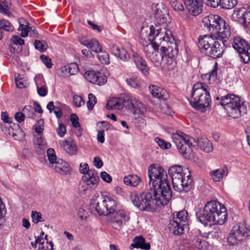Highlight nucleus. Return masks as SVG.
I'll list each match as a JSON object with an SVG mask.
<instances>
[{
	"instance_id": "obj_1",
	"label": "nucleus",
	"mask_w": 250,
	"mask_h": 250,
	"mask_svg": "<svg viewBox=\"0 0 250 250\" xmlns=\"http://www.w3.org/2000/svg\"><path fill=\"white\" fill-rule=\"evenodd\" d=\"M149 190L139 194L130 193L133 204L141 210L154 211L167 205L172 197V191L167 180L166 171L161 167L150 166L148 169Z\"/></svg>"
},
{
	"instance_id": "obj_2",
	"label": "nucleus",
	"mask_w": 250,
	"mask_h": 250,
	"mask_svg": "<svg viewBox=\"0 0 250 250\" xmlns=\"http://www.w3.org/2000/svg\"><path fill=\"white\" fill-rule=\"evenodd\" d=\"M196 217L201 223L207 225L208 222L214 225L223 224L227 219V212L225 207L216 200L206 203L203 209L196 212Z\"/></svg>"
},
{
	"instance_id": "obj_3",
	"label": "nucleus",
	"mask_w": 250,
	"mask_h": 250,
	"mask_svg": "<svg viewBox=\"0 0 250 250\" xmlns=\"http://www.w3.org/2000/svg\"><path fill=\"white\" fill-rule=\"evenodd\" d=\"M208 86L202 83L194 84L189 101L191 106L197 111L205 112L210 107L211 97Z\"/></svg>"
},
{
	"instance_id": "obj_4",
	"label": "nucleus",
	"mask_w": 250,
	"mask_h": 250,
	"mask_svg": "<svg viewBox=\"0 0 250 250\" xmlns=\"http://www.w3.org/2000/svg\"><path fill=\"white\" fill-rule=\"evenodd\" d=\"M205 25L211 35L216 40H221L225 45V42L230 37L231 32L229 25L217 15H211L205 19Z\"/></svg>"
},
{
	"instance_id": "obj_5",
	"label": "nucleus",
	"mask_w": 250,
	"mask_h": 250,
	"mask_svg": "<svg viewBox=\"0 0 250 250\" xmlns=\"http://www.w3.org/2000/svg\"><path fill=\"white\" fill-rule=\"evenodd\" d=\"M168 174L172 179L175 190L178 192L188 191L192 187L193 180L190 175L185 176L183 167L180 165H173L168 169Z\"/></svg>"
},
{
	"instance_id": "obj_6",
	"label": "nucleus",
	"mask_w": 250,
	"mask_h": 250,
	"mask_svg": "<svg viewBox=\"0 0 250 250\" xmlns=\"http://www.w3.org/2000/svg\"><path fill=\"white\" fill-rule=\"evenodd\" d=\"M172 139L179 152L185 159L189 160L193 158V138L179 131L173 134Z\"/></svg>"
},
{
	"instance_id": "obj_7",
	"label": "nucleus",
	"mask_w": 250,
	"mask_h": 250,
	"mask_svg": "<svg viewBox=\"0 0 250 250\" xmlns=\"http://www.w3.org/2000/svg\"><path fill=\"white\" fill-rule=\"evenodd\" d=\"M250 229L245 223H240L234 226L228 237V244L236 246L246 241L249 236Z\"/></svg>"
},
{
	"instance_id": "obj_8",
	"label": "nucleus",
	"mask_w": 250,
	"mask_h": 250,
	"mask_svg": "<svg viewBox=\"0 0 250 250\" xmlns=\"http://www.w3.org/2000/svg\"><path fill=\"white\" fill-rule=\"evenodd\" d=\"M47 155L49 161L48 166L56 172L62 175L66 174L69 172V165L62 159H57L55 151L53 148L48 149Z\"/></svg>"
},
{
	"instance_id": "obj_9",
	"label": "nucleus",
	"mask_w": 250,
	"mask_h": 250,
	"mask_svg": "<svg viewBox=\"0 0 250 250\" xmlns=\"http://www.w3.org/2000/svg\"><path fill=\"white\" fill-rule=\"evenodd\" d=\"M232 45L244 63H247L250 61V46L245 40L236 36L233 38Z\"/></svg>"
},
{
	"instance_id": "obj_10",
	"label": "nucleus",
	"mask_w": 250,
	"mask_h": 250,
	"mask_svg": "<svg viewBox=\"0 0 250 250\" xmlns=\"http://www.w3.org/2000/svg\"><path fill=\"white\" fill-rule=\"evenodd\" d=\"M164 55H160L162 63L168 69H173L176 66V56L178 54V50L175 42L171 43V46H168L167 49L162 51Z\"/></svg>"
},
{
	"instance_id": "obj_11",
	"label": "nucleus",
	"mask_w": 250,
	"mask_h": 250,
	"mask_svg": "<svg viewBox=\"0 0 250 250\" xmlns=\"http://www.w3.org/2000/svg\"><path fill=\"white\" fill-rule=\"evenodd\" d=\"M130 219L129 214L123 209H119L108 214L107 223L114 229H120Z\"/></svg>"
},
{
	"instance_id": "obj_12",
	"label": "nucleus",
	"mask_w": 250,
	"mask_h": 250,
	"mask_svg": "<svg viewBox=\"0 0 250 250\" xmlns=\"http://www.w3.org/2000/svg\"><path fill=\"white\" fill-rule=\"evenodd\" d=\"M187 211L183 210L177 213L176 215L170 222L169 229L174 234L180 235L184 233V227L187 222Z\"/></svg>"
},
{
	"instance_id": "obj_13",
	"label": "nucleus",
	"mask_w": 250,
	"mask_h": 250,
	"mask_svg": "<svg viewBox=\"0 0 250 250\" xmlns=\"http://www.w3.org/2000/svg\"><path fill=\"white\" fill-rule=\"evenodd\" d=\"M230 106L233 111L232 114L228 115L233 118H238L247 113V108L245 102L241 100L240 97L230 94Z\"/></svg>"
},
{
	"instance_id": "obj_14",
	"label": "nucleus",
	"mask_w": 250,
	"mask_h": 250,
	"mask_svg": "<svg viewBox=\"0 0 250 250\" xmlns=\"http://www.w3.org/2000/svg\"><path fill=\"white\" fill-rule=\"evenodd\" d=\"M124 101L126 106L130 112L138 116L144 114L146 112V108L144 104L138 99L130 95L124 97Z\"/></svg>"
},
{
	"instance_id": "obj_15",
	"label": "nucleus",
	"mask_w": 250,
	"mask_h": 250,
	"mask_svg": "<svg viewBox=\"0 0 250 250\" xmlns=\"http://www.w3.org/2000/svg\"><path fill=\"white\" fill-rule=\"evenodd\" d=\"M149 30L148 41H153L159 46L161 43V38H164L166 36H171V31L167 30L165 26L160 28L159 26L156 24L155 26L151 25Z\"/></svg>"
},
{
	"instance_id": "obj_16",
	"label": "nucleus",
	"mask_w": 250,
	"mask_h": 250,
	"mask_svg": "<svg viewBox=\"0 0 250 250\" xmlns=\"http://www.w3.org/2000/svg\"><path fill=\"white\" fill-rule=\"evenodd\" d=\"M232 19L242 24L244 27L250 28V6L247 8L242 7L234 10Z\"/></svg>"
},
{
	"instance_id": "obj_17",
	"label": "nucleus",
	"mask_w": 250,
	"mask_h": 250,
	"mask_svg": "<svg viewBox=\"0 0 250 250\" xmlns=\"http://www.w3.org/2000/svg\"><path fill=\"white\" fill-rule=\"evenodd\" d=\"M214 43V38L211 35L200 36L198 38V47L200 51L206 55H213L217 52L209 49V47Z\"/></svg>"
},
{
	"instance_id": "obj_18",
	"label": "nucleus",
	"mask_w": 250,
	"mask_h": 250,
	"mask_svg": "<svg viewBox=\"0 0 250 250\" xmlns=\"http://www.w3.org/2000/svg\"><path fill=\"white\" fill-rule=\"evenodd\" d=\"M154 14L158 25L160 24L166 27L167 25L170 22L168 9L162 3L156 5L154 9Z\"/></svg>"
},
{
	"instance_id": "obj_19",
	"label": "nucleus",
	"mask_w": 250,
	"mask_h": 250,
	"mask_svg": "<svg viewBox=\"0 0 250 250\" xmlns=\"http://www.w3.org/2000/svg\"><path fill=\"white\" fill-rule=\"evenodd\" d=\"M83 184L82 186L83 191L95 188L99 180V177L96 170H90L88 173L83 177Z\"/></svg>"
},
{
	"instance_id": "obj_20",
	"label": "nucleus",
	"mask_w": 250,
	"mask_h": 250,
	"mask_svg": "<svg viewBox=\"0 0 250 250\" xmlns=\"http://www.w3.org/2000/svg\"><path fill=\"white\" fill-rule=\"evenodd\" d=\"M84 77L90 83L99 85L104 84L107 81L106 77L104 74L94 70L87 71Z\"/></svg>"
},
{
	"instance_id": "obj_21",
	"label": "nucleus",
	"mask_w": 250,
	"mask_h": 250,
	"mask_svg": "<svg viewBox=\"0 0 250 250\" xmlns=\"http://www.w3.org/2000/svg\"><path fill=\"white\" fill-rule=\"evenodd\" d=\"M189 12L193 16L199 15L203 11V5L200 0H183Z\"/></svg>"
},
{
	"instance_id": "obj_22",
	"label": "nucleus",
	"mask_w": 250,
	"mask_h": 250,
	"mask_svg": "<svg viewBox=\"0 0 250 250\" xmlns=\"http://www.w3.org/2000/svg\"><path fill=\"white\" fill-rule=\"evenodd\" d=\"M132 57L138 69L144 75H148L149 74V68L146 61L134 50H132Z\"/></svg>"
},
{
	"instance_id": "obj_23",
	"label": "nucleus",
	"mask_w": 250,
	"mask_h": 250,
	"mask_svg": "<svg viewBox=\"0 0 250 250\" xmlns=\"http://www.w3.org/2000/svg\"><path fill=\"white\" fill-rule=\"evenodd\" d=\"M149 90L153 97L158 99L166 100L169 97V95L165 89L157 85L149 86Z\"/></svg>"
},
{
	"instance_id": "obj_24",
	"label": "nucleus",
	"mask_w": 250,
	"mask_h": 250,
	"mask_svg": "<svg viewBox=\"0 0 250 250\" xmlns=\"http://www.w3.org/2000/svg\"><path fill=\"white\" fill-rule=\"evenodd\" d=\"M67 153L70 155L76 154L77 152V146L75 142L72 139H69L59 142Z\"/></svg>"
},
{
	"instance_id": "obj_25",
	"label": "nucleus",
	"mask_w": 250,
	"mask_h": 250,
	"mask_svg": "<svg viewBox=\"0 0 250 250\" xmlns=\"http://www.w3.org/2000/svg\"><path fill=\"white\" fill-rule=\"evenodd\" d=\"M126 104H125L124 98H112L109 100L107 104L106 108L108 110L113 109H121L123 106H126Z\"/></svg>"
},
{
	"instance_id": "obj_26",
	"label": "nucleus",
	"mask_w": 250,
	"mask_h": 250,
	"mask_svg": "<svg viewBox=\"0 0 250 250\" xmlns=\"http://www.w3.org/2000/svg\"><path fill=\"white\" fill-rule=\"evenodd\" d=\"M95 203H93L91 204L92 208H94L100 216H107L109 214L105 207L103 197L100 201H98L97 202L95 201Z\"/></svg>"
},
{
	"instance_id": "obj_27",
	"label": "nucleus",
	"mask_w": 250,
	"mask_h": 250,
	"mask_svg": "<svg viewBox=\"0 0 250 250\" xmlns=\"http://www.w3.org/2000/svg\"><path fill=\"white\" fill-rule=\"evenodd\" d=\"M143 39L140 41L141 43L144 46V50L146 55L148 56L151 55H156V51L159 50V46L155 43L153 41H149V43L146 45L144 42Z\"/></svg>"
},
{
	"instance_id": "obj_28",
	"label": "nucleus",
	"mask_w": 250,
	"mask_h": 250,
	"mask_svg": "<svg viewBox=\"0 0 250 250\" xmlns=\"http://www.w3.org/2000/svg\"><path fill=\"white\" fill-rule=\"evenodd\" d=\"M228 169L226 167H223L212 170L209 172V175L214 182H220L223 177L227 175Z\"/></svg>"
},
{
	"instance_id": "obj_29",
	"label": "nucleus",
	"mask_w": 250,
	"mask_h": 250,
	"mask_svg": "<svg viewBox=\"0 0 250 250\" xmlns=\"http://www.w3.org/2000/svg\"><path fill=\"white\" fill-rule=\"evenodd\" d=\"M130 246L133 248H140L146 250H149L150 248V244L146 243L145 238L142 236L135 237Z\"/></svg>"
},
{
	"instance_id": "obj_30",
	"label": "nucleus",
	"mask_w": 250,
	"mask_h": 250,
	"mask_svg": "<svg viewBox=\"0 0 250 250\" xmlns=\"http://www.w3.org/2000/svg\"><path fill=\"white\" fill-rule=\"evenodd\" d=\"M112 52L115 56L125 61L128 60L130 58L129 54L124 48H120L116 45H113Z\"/></svg>"
},
{
	"instance_id": "obj_31",
	"label": "nucleus",
	"mask_w": 250,
	"mask_h": 250,
	"mask_svg": "<svg viewBox=\"0 0 250 250\" xmlns=\"http://www.w3.org/2000/svg\"><path fill=\"white\" fill-rule=\"evenodd\" d=\"M103 199L109 214L116 210L117 204L116 201L113 197L111 196H104L103 197Z\"/></svg>"
},
{
	"instance_id": "obj_32",
	"label": "nucleus",
	"mask_w": 250,
	"mask_h": 250,
	"mask_svg": "<svg viewBox=\"0 0 250 250\" xmlns=\"http://www.w3.org/2000/svg\"><path fill=\"white\" fill-rule=\"evenodd\" d=\"M198 145L206 152L208 153L213 150L211 143L206 138H201L198 140Z\"/></svg>"
},
{
	"instance_id": "obj_33",
	"label": "nucleus",
	"mask_w": 250,
	"mask_h": 250,
	"mask_svg": "<svg viewBox=\"0 0 250 250\" xmlns=\"http://www.w3.org/2000/svg\"><path fill=\"white\" fill-rule=\"evenodd\" d=\"M209 49L211 50L212 51H214L217 52L218 53L214 54L215 56L213 55H207L208 56L214 59H216L220 58L222 56V54L223 53V50L222 48L221 47V44L217 41V40L214 38V43L213 44H211L209 47Z\"/></svg>"
},
{
	"instance_id": "obj_34",
	"label": "nucleus",
	"mask_w": 250,
	"mask_h": 250,
	"mask_svg": "<svg viewBox=\"0 0 250 250\" xmlns=\"http://www.w3.org/2000/svg\"><path fill=\"white\" fill-rule=\"evenodd\" d=\"M62 72L64 73V76L67 77L68 75H74L78 72L79 68L76 63H71L67 65L64 66L61 69Z\"/></svg>"
},
{
	"instance_id": "obj_35",
	"label": "nucleus",
	"mask_w": 250,
	"mask_h": 250,
	"mask_svg": "<svg viewBox=\"0 0 250 250\" xmlns=\"http://www.w3.org/2000/svg\"><path fill=\"white\" fill-rule=\"evenodd\" d=\"M140 181L141 179L136 175H129L125 176L124 178L125 184L133 187L138 186Z\"/></svg>"
},
{
	"instance_id": "obj_36",
	"label": "nucleus",
	"mask_w": 250,
	"mask_h": 250,
	"mask_svg": "<svg viewBox=\"0 0 250 250\" xmlns=\"http://www.w3.org/2000/svg\"><path fill=\"white\" fill-rule=\"evenodd\" d=\"M161 41L160 46H161V51L166 50L167 49L168 46H171L172 43L175 42L171 34V36H166L164 38H161Z\"/></svg>"
},
{
	"instance_id": "obj_37",
	"label": "nucleus",
	"mask_w": 250,
	"mask_h": 250,
	"mask_svg": "<svg viewBox=\"0 0 250 250\" xmlns=\"http://www.w3.org/2000/svg\"><path fill=\"white\" fill-rule=\"evenodd\" d=\"M230 94H229L225 96H223L221 98V101L220 104L221 105L224 106V108L226 110L228 114H232L233 111L231 110L232 108H230V105H231L230 103Z\"/></svg>"
},
{
	"instance_id": "obj_38",
	"label": "nucleus",
	"mask_w": 250,
	"mask_h": 250,
	"mask_svg": "<svg viewBox=\"0 0 250 250\" xmlns=\"http://www.w3.org/2000/svg\"><path fill=\"white\" fill-rule=\"evenodd\" d=\"M219 5L224 9H229L235 7L237 4V0H219Z\"/></svg>"
},
{
	"instance_id": "obj_39",
	"label": "nucleus",
	"mask_w": 250,
	"mask_h": 250,
	"mask_svg": "<svg viewBox=\"0 0 250 250\" xmlns=\"http://www.w3.org/2000/svg\"><path fill=\"white\" fill-rule=\"evenodd\" d=\"M98 53L97 58L102 63L107 64L109 63V55L106 51H103L102 49Z\"/></svg>"
},
{
	"instance_id": "obj_40",
	"label": "nucleus",
	"mask_w": 250,
	"mask_h": 250,
	"mask_svg": "<svg viewBox=\"0 0 250 250\" xmlns=\"http://www.w3.org/2000/svg\"><path fill=\"white\" fill-rule=\"evenodd\" d=\"M0 27L1 30L6 31H12L14 27L9 21L4 19H0Z\"/></svg>"
},
{
	"instance_id": "obj_41",
	"label": "nucleus",
	"mask_w": 250,
	"mask_h": 250,
	"mask_svg": "<svg viewBox=\"0 0 250 250\" xmlns=\"http://www.w3.org/2000/svg\"><path fill=\"white\" fill-rule=\"evenodd\" d=\"M207 237L211 239H218L221 236V232L220 229L217 227L214 226V229L209 231L208 233Z\"/></svg>"
},
{
	"instance_id": "obj_42",
	"label": "nucleus",
	"mask_w": 250,
	"mask_h": 250,
	"mask_svg": "<svg viewBox=\"0 0 250 250\" xmlns=\"http://www.w3.org/2000/svg\"><path fill=\"white\" fill-rule=\"evenodd\" d=\"M35 143L38 147L42 150H44L47 148V143L44 138L41 135L39 137H36V139L35 140Z\"/></svg>"
},
{
	"instance_id": "obj_43",
	"label": "nucleus",
	"mask_w": 250,
	"mask_h": 250,
	"mask_svg": "<svg viewBox=\"0 0 250 250\" xmlns=\"http://www.w3.org/2000/svg\"><path fill=\"white\" fill-rule=\"evenodd\" d=\"M6 209L5 205L0 198V226L5 222V214Z\"/></svg>"
},
{
	"instance_id": "obj_44",
	"label": "nucleus",
	"mask_w": 250,
	"mask_h": 250,
	"mask_svg": "<svg viewBox=\"0 0 250 250\" xmlns=\"http://www.w3.org/2000/svg\"><path fill=\"white\" fill-rule=\"evenodd\" d=\"M92 51L96 53L101 51L102 47L100 45L99 42L96 39H91L90 45L88 47Z\"/></svg>"
},
{
	"instance_id": "obj_45",
	"label": "nucleus",
	"mask_w": 250,
	"mask_h": 250,
	"mask_svg": "<svg viewBox=\"0 0 250 250\" xmlns=\"http://www.w3.org/2000/svg\"><path fill=\"white\" fill-rule=\"evenodd\" d=\"M126 82L129 85L135 88L140 87L141 84L140 81L136 77L127 79Z\"/></svg>"
},
{
	"instance_id": "obj_46",
	"label": "nucleus",
	"mask_w": 250,
	"mask_h": 250,
	"mask_svg": "<svg viewBox=\"0 0 250 250\" xmlns=\"http://www.w3.org/2000/svg\"><path fill=\"white\" fill-rule=\"evenodd\" d=\"M96 102L97 99L96 97L93 94H89L88 95V100L86 103L87 108L89 110H92Z\"/></svg>"
},
{
	"instance_id": "obj_47",
	"label": "nucleus",
	"mask_w": 250,
	"mask_h": 250,
	"mask_svg": "<svg viewBox=\"0 0 250 250\" xmlns=\"http://www.w3.org/2000/svg\"><path fill=\"white\" fill-rule=\"evenodd\" d=\"M193 245L199 250H203L204 246H205L206 242L200 238H195L192 241Z\"/></svg>"
},
{
	"instance_id": "obj_48",
	"label": "nucleus",
	"mask_w": 250,
	"mask_h": 250,
	"mask_svg": "<svg viewBox=\"0 0 250 250\" xmlns=\"http://www.w3.org/2000/svg\"><path fill=\"white\" fill-rule=\"evenodd\" d=\"M34 46L36 49L42 52H44L47 49V45L45 42H42L39 40H35Z\"/></svg>"
},
{
	"instance_id": "obj_49",
	"label": "nucleus",
	"mask_w": 250,
	"mask_h": 250,
	"mask_svg": "<svg viewBox=\"0 0 250 250\" xmlns=\"http://www.w3.org/2000/svg\"><path fill=\"white\" fill-rule=\"evenodd\" d=\"M155 141L158 144L159 146L162 149H168L171 147L170 143L167 142L161 138H156L155 139Z\"/></svg>"
},
{
	"instance_id": "obj_50",
	"label": "nucleus",
	"mask_w": 250,
	"mask_h": 250,
	"mask_svg": "<svg viewBox=\"0 0 250 250\" xmlns=\"http://www.w3.org/2000/svg\"><path fill=\"white\" fill-rule=\"evenodd\" d=\"M169 4L171 7L175 11H183L184 10L183 4L177 0L171 1Z\"/></svg>"
},
{
	"instance_id": "obj_51",
	"label": "nucleus",
	"mask_w": 250,
	"mask_h": 250,
	"mask_svg": "<svg viewBox=\"0 0 250 250\" xmlns=\"http://www.w3.org/2000/svg\"><path fill=\"white\" fill-rule=\"evenodd\" d=\"M23 112L28 118H34L35 116L33 108L30 105L25 106L23 109Z\"/></svg>"
},
{
	"instance_id": "obj_52",
	"label": "nucleus",
	"mask_w": 250,
	"mask_h": 250,
	"mask_svg": "<svg viewBox=\"0 0 250 250\" xmlns=\"http://www.w3.org/2000/svg\"><path fill=\"white\" fill-rule=\"evenodd\" d=\"M73 103L77 107H80L84 104L85 102L81 96L75 95L73 97Z\"/></svg>"
},
{
	"instance_id": "obj_53",
	"label": "nucleus",
	"mask_w": 250,
	"mask_h": 250,
	"mask_svg": "<svg viewBox=\"0 0 250 250\" xmlns=\"http://www.w3.org/2000/svg\"><path fill=\"white\" fill-rule=\"evenodd\" d=\"M31 217L34 223L37 224L39 222H42V215L40 212L33 211L31 214Z\"/></svg>"
},
{
	"instance_id": "obj_54",
	"label": "nucleus",
	"mask_w": 250,
	"mask_h": 250,
	"mask_svg": "<svg viewBox=\"0 0 250 250\" xmlns=\"http://www.w3.org/2000/svg\"><path fill=\"white\" fill-rule=\"evenodd\" d=\"M43 124V120H40L38 121V123L35 126V131L37 134H39V135H41V134L44 130Z\"/></svg>"
},
{
	"instance_id": "obj_55",
	"label": "nucleus",
	"mask_w": 250,
	"mask_h": 250,
	"mask_svg": "<svg viewBox=\"0 0 250 250\" xmlns=\"http://www.w3.org/2000/svg\"><path fill=\"white\" fill-rule=\"evenodd\" d=\"M66 131L65 126L62 123L59 124V126L57 128L58 135L61 137H63L66 133Z\"/></svg>"
},
{
	"instance_id": "obj_56",
	"label": "nucleus",
	"mask_w": 250,
	"mask_h": 250,
	"mask_svg": "<svg viewBox=\"0 0 250 250\" xmlns=\"http://www.w3.org/2000/svg\"><path fill=\"white\" fill-rule=\"evenodd\" d=\"M40 59L48 68H50L51 67V59L48 58V57L42 55L40 56Z\"/></svg>"
},
{
	"instance_id": "obj_57",
	"label": "nucleus",
	"mask_w": 250,
	"mask_h": 250,
	"mask_svg": "<svg viewBox=\"0 0 250 250\" xmlns=\"http://www.w3.org/2000/svg\"><path fill=\"white\" fill-rule=\"evenodd\" d=\"M70 120L72 122V125L74 127L78 128L80 127V125L78 121V117L76 114H72L71 115Z\"/></svg>"
},
{
	"instance_id": "obj_58",
	"label": "nucleus",
	"mask_w": 250,
	"mask_h": 250,
	"mask_svg": "<svg viewBox=\"0 0 250 250\" xmlns=\"http://www.w3.org/2000/svg\"><path fill=\"white\" fill-rule=\"evenodd\" d=\"M29 27H28L27 25H24L20 24L19 30L21 31V36L22 37H26L28 35V30Z\"/></svg>"
},
{
	"instance_id": "obj_59",
	"label": "nucleus",
	"mask_w": 250,
	"mask_h": 250,
	"mask_svg": "<svg viewBox=\"0 0 250 250\" xmlns=\"http://www.w3.org/2000/svg\"><path fill=\"white\" fill-rule=\"evenodd\" d=\"M90 170H95L94 169H89L88 165L86 163H84L83 165H80V171L81 173H83L84 176L87 174Z\"/></svg>"
},
{
	"instance_id": "obj_60",
	"label": "nucleus",
	"mask_w": 250,
	"mask_h": 250,
	"mask_svg": "<svg viewBox=\"0 0 250 250\" xmlns=\"http://www.w3.org/2000/svg\"><path fill=\"white\" fill-rule=\"evenodd\" d=\"M204 2H205L208 6L210 7H212L215 8L217 7L219 3H220V1L219 0H202Z\"/></svg>"
},
{
	"instance_id": "obj_61",
	"label": "nucleus",
	"mask_w": 250,
	"mask_h": 250,
	"mask_svg": "<svg viewBox=\"0 0 250 250\" xmlns=\"http://www.w3.org/2000/svg\"><path fill=\"white\" fill-rule=\"evenodd\" d=\"M11 42L15 45H23L24 41L19 36H15L11 39Z\"/></svg>"
},
{
	"instance_id": "obj_62",
	"label": "nucleus",
	"mask_w": 250,
	"mask_h": 250,
	"mask_svg": "<svg viewBox=\"0 0 250 250\" xmlns=\"http://www.w3.org/2000/svg\"><path fill=\"white\" fill-rule=\"evenodd\" d=\"M47 88L45 85L41 87H37V92L38 94L42 97H44L47 95Z\"/></svg>"
},
{
	"instance_id": "obj_63",
	"label": "nucleus",
	"mask_w": 250,
	"mask_h": 250,
	"mask_svg": "<svg viewBox=\"0 0 250 250\" xmlns=\"http://www.w3.org/2000/svg\"><path fill=\"white\" fill-rule=\"evenodd\" d=\"M78 216L81 221H83L86 219L87 218L86 212L84 209L80 208L78 210L77 212Z\"/></svg>"
},
{
	"instance_id": "obj_64",
	"label": "nucleus",
	"mask_w": 250,
	"mask_h": 250,
	"mask_svg": "<svg viewBox=\"0 0 250 250\" xmlns=\"http://www.w3.org/2000/svg\"><path fill=\"white\" fill-rule=\"evenodd\" d=\"M101 178L107 183H110L112 181V178L106 172L103 171L101 173Z\"/></svg>"
}]
</instances>
